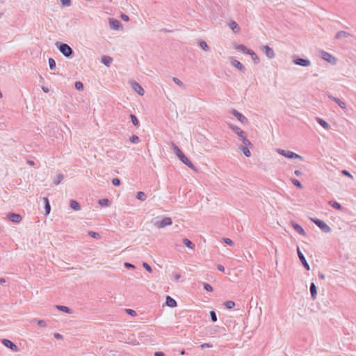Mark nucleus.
Returning <instances> with one entry per match:
<instances>
[{
	"instance_id": "f3484780",
	"label": "nucleus",
	"mask_w": 356,
	"mask_h": 356,
	"mask_svg": "<svg viewBox=\"0 0 356 356\" xmlns=\"http://www.w3.org/2000/svg\"><path fill=\"white\" fill-rule=\"evenodd\" d=\"M229 127L241 138L242 136H245V134H246L245 131H243L241 129H240L237 126L231 124V125H229Z\"/></svg>"
},
{
	"instance_id": "dca6fc26",
	"label": "nucleus",
	"mask_w": 356,
	"mask_h": 356,
	"mask_svg": "<svg viewBox=\"0 0 356 356\" xmlns=\"http://www.w3.org/2000/svg\"><path fill=\"white\" fill-rule=\"evenodd\" d=\"M231 63L233 66H234L235 67H236L238 70H240L241 72H245V67L243 65V64H241L238 60H235V59H232L231 60Z\"/></svg>"
},
{
	"instance_id": "0eeeda50",
	"label": "nucleus",
	"mask_w": 356,
	"mask_h": 356,
	"mask_svg": "<svg viewBox=\"0 0 356 356\" xmlns=\"http://www.w3.org/2000/svg\"><path fill=\"white\" fill-rule=\"evenodd\" d=\"M297 254H298V256L301 261V263L302 264V265L304 266V267L307 270H309L310 269V266L309 265V264L307 263L304 254H302V252L300 251V248L298 247L297 248Z\"/></svg>"
},
{
	"instance_id": "603ef678",
	"label": "nucleus",
	"mask_w": 356,
	"mask_h": 356,
	"mask_svg": "<svg viewBox=\"0 0 356 356\" xmlns=\"http://www.w3.org/2000/svg\"><path fill=\"white\" fill-rule=\"evenodd\" d=\"M126 312L128 314L132 316H136V312L133 310V309H126Z\"/></svg>"
},
{
	"instance_id": "f704fd0d",
	"label": "nucleus",
	"mask_w": 356,
	"mask_h": 356,
	"mask_svg": "<svg viewBox=\"0 0 356 356\" xmlns=\"http://www.w3.org/2000/svg\"><path fill=\"white\" fill-rule=\"evenodd\" d=\"M130 118H131V122L134 126L138 127L139 125V121L135 115L131 114Z\"/></svg>"
},
{
	"instance_id": "052dcab7",
	"label": "nucleus",
	"mask_w": 356,
	"mask_h": 356,
	"mask_svg": "<svg viewBox=\"0 0 356 356\" xmlns=\"http://www.w3.org/2000/svg\"><path fill=\"white\" fill-rule=\"evenodd\" d=\"M212 347V345L209 344V343H202L201 346H200V348L202 349H204V348H211Z\"/></svg>"
},
{
	"instance_id": "0e129e2a",
	"label": "nucleus",
	"mask_w": 356,
	"mask_h": 356,
	"mask_svg": "<svg viewBox=\"0 0 356 356\" xmlns=\"http://www.w3.org/2000/svg\"><path fill=\"white\" fill-rule=\"evenodd\" d=\"M154 356H165V354L163 352H155Z\"/></svg>"
},
{
	"instance_id": "58836bf2",
	"label": "nucleus",
	"mask_w": 356,
	"mask_h": 356,
	"mask_svg": "<svg viewBox=\"0 0 356 356\" xmlns=\"http://www.w3.org/2000/svg\"><path fill=\"white\" fill-rule=\"evenodd\" d=\"M225 306L227 308V309H232L233 307H234L235 306V302H233V301H231V300H229V301H226L225 303H224Z\"/></svg>"
},
{
	"instance_id": "20e7f679",
	"label": "nucleus",
	"mask_w": 356,
	"mask_h": 356,
	"mask_svg": "<svg viewBox=\"0 0 356 356\" xmlns=\"http://www.w3.org/2000/svg\"><path fill=\"white\" fill-rule=\"evenodd\" d=\"M312 220L324 232H331V228L323 221L319 219H312Z\"/></svg>"
},
{
	"instance_id": "49530a36",
	"label": "nucleus",
	"mask_w": 356,
	"mask_h": 356,
	"mask_svg": "<svg viewBox=\"0 0 356 356\" xmlns=\"http://www.w3.org/2000/svg\"><path fill=\"white\" fill-rule=\"evenodd\" d=\"M292 183L299 188H302V185L298 179H292Z\"/></svg>"
},
{
	"instance_id": "412c9836",
	"label": "nucleus",
	"mask_w": 356,
	"mask_h": 356,
	"mask_svg": "<svg viewBox=\"0 0 356 356\" xmlns=\"http://www.w3.org/2000/svg\"><path fill=\"white\" fill-rule=\"evenodd\" d=\"M309 290L312 299L315 300L317 297V288L314 282L311 283Z\"/></svg>"
},
{
	"instance_id": "c85d7f7f",
	"label": "nucleus",
	"mask_w": 356,
	"mask_h": 356,
	"mask_svg": "<svg viewBox=\"0 0 356 356\" xmlns=\"http://www.w3.org/2000/svg\"><path fill=\"white\" fill-rule=\"evenodd\" d=\"M239 149L243 152L245 156L250 157L251 156V152L247 147L241 145L239 146Z\"/></svg>"
},
{
	"instance_id": "4be33fe9",
	"label": "nucleus",
	"mask_w": 356,
	"mask_h": 356,
	"mask_svg": "<svg viewBox=\"0 0 356 356\" xmlns=\"http://www.w3.org/2000/svg\"><path fill=\"white\" fill-rule=\"evenodd\" d=\"M113 62V58L109 56H104L102 58V63L108 67Z\"/></svg>"
},
{
	"instance_id": "423d86ee",
	"label": "nucleus",
	"mask_w": 356,
	"mask_h": 356,
	"mask_svg": "<svg viewBox=\"0 0 356 356\" xmlns=\"http://www.w3.org/2000/svg\"><path fill=\"white\" fill-rule=\"evenodd\" d=\"M1 342L6 348L12 350L13 352L19 351L18 347L11 341L4 339Z\"/></svg>"
},
{
	"instance_id": "b1692460",
	"label": "nucleus",
	"mask_w": 356,
	"mask_h": 356,
	"mask_svg": "<svg viewBox=\"0 0 356 356\" xmlns=\"http://www.w3.org/2000/svg\"><path fill=\"white\" fill-rule=\"evenodd\" d=\"M70 206L74 211H79L81 209L80 204L76 200H70Z\"/></svg>"
},
{
	"instance_id": "9d476101",
	"label": "nucleus",
	"mask_w": 356,
	"mask_h": 356,
	"mask_svg": "<svg viewBox=\"0 0 356 356\" xmlns=\"http://www.w3.org/2000/svg\"><path fill=\"white\" fill-rule=\"evenodd\" d=\"M262 51L265 53L266 56L270 59L273 58L275 56L273 49L268 45L263 46Z\"/></svg>"
},
{
	"instance_id": "ddd939ff",
	"label": "nucleus",
	"mask_w": 356,
	"mask_h": 356,
	"mask_svg": "<svg viewBox=\"0 0 356 356\" xmlns=\"http://www.w3.org/2000/svg\"><path fill=\"white\" fill-rule=\"evenodd\" d=\"M186 165L192 170H196L195 165L193 163L183 154L181 157L179 158Z\"/></svg>"
},
{
	"instance_id": "bf43d9fd",
	"label": "nucleus",
	"mask_w": 356,
	"mask_h": 356,
	"mask_svg": "<svg viewBox=\"0 0 356 356\" xmlns=\"http://www.w3.org/2000/svg\"><path fill=\"white\" fill-rule=\"evenodd\" d=\"M45 212L47 214H49V212H50V210H51V207H50V204L49 203H47V204H45Z\"/></svg>"
},
{
	"instance_id": "a878e982",
	"label": "nucleus",
	"mask_w": 356,
	"mask_h": 356,
	"mask_svg": "<svg viewBox=\"0 0 356 356\" xmlns=\"http://www.w3.org/2000/svg\"><path fill=\"white\" fill-rule=\"evenodd\" d=\"M316 121L324 129H330V124L326 121H325L324 120H323L321 118H316Z\"/></svg>"
},
{
	"instance_id": "393cba45",
	"label": "nucleus",
	"mask_w": 356,
	"mask_h": 356,
	"mask_svg": "<svg viewBox=\"0 0 356 356\" xmlns=\"http://www.w3.org/2000/svg\"><path fill=\"white\" fill-rule=\"evenodd\" d=\"M229 27L234 33H238L240 31L238 24L234 21L229 23Z\"/></svg>"
},
{
	"instance_id": "bb28decb",
	"label": "nucleus",
	"mask_w": 356,
	"mask_h": 356,
	"mask_svg": "<svg viewBox=\"0 0 356 356\" xmlns=\"http://www.w3.org/2000/svg\"><path fill=\"white\" fill-rule=\"evenodd\" d=\"M172 148L175 151L176 155L178 158L181 157V156L184 154L180 149L177 147L175 143H172Z\"/></svg>"
},
{
	"instance_id": "473e14b6",
	"label": "nucleus",
	"mask_w": 356,
	"mask_h": 356,
	"mask_svg": "<svg viewBox=\"0 0 356 356\" xmlns=\"http://www.w3.org/2000/svg\"><path fill=\"white\" fill-rule=\"evenodd\" d=\"M250 53V54H249V55L251 56L252 59L253 60L254 63L255 64L259 63V58L257 56V55L252 50H251V51Z\"/></svg>"
},
{
	"instance_id": "a19ab883",
	"label": "nucleus",
	"mask_w": 356,
	"mask_h": 356,
	"mask_svg": "<svg viewBox=\"0 0 356 356\" xmlns=\"http://www.w3.org/2000/svg\"><path fill=\"white\" fill-rule=\"evenodd\" d=\"M49 65L51 70H54L56 68V62L51 58H49Z\"/></svg>"
},
{
	"instance_id": "72a5a7b5",
	"label": "nucleus",
	"mask_w": 356,
	"mask_h": 356,
	"mask_svg": "<svg viewBox=\"0 0 356 356\" xmlns=\"http://www.w3.org/2000/svg\"><path fill=\"white\" fill-rule=\"evenodd\" d=\"M63 179V175L61 174H58L56 177L54 179V184L55 185L59 184L61 181Z\"/></svg>"
},
{
	"instance_id": "7c9ffc66",
	"label": "nucleus",
	"mask_w": 356,
	"mask_h": 356,
	"mask_svg": "<svg viewBox=\"0 0 356 356\" xmlns=\"http://www.w3.org/2000/svg\"><path fill=\"white\" fill-rule=\"evenodd\" d=\"M241 141L245 147H248V146L252 147V144L251 143V142L247 138V134H245V136L241 137Z\"/></svg>"
},
{
	"instance_id": "69168bd1",
	"label": "nucleus",
	"mask_w": 356,
	"mask_h": 356,
	"mask_svg": "<svg viewBox=\"0 0 356 356\" xmlns=\"http://www.w3.org/2000/svg\"><path fill=\"white\" fill-rule=\"evenodd\" d=\"M294 173H295V175H296V176H298V177H299V176L302 175V172H301L300 170H296L294 171Z\"/></svg>"
},
{
	"instance_id": "f03ea898",
	"label": "nucleus",
	"mask_w": 356,
	"mask_h": 356,
	"mask_svg": "<svg viewBox=\"0 0 356 356\" xmlns=\"http://www.w3.org/2000/svg\"><path fill=\"white\" fill-rule=\"evenodd\" d=\"M56 46L58 48L59 51L65 56V57H72L74 51L72 49L65 43H56Z\"/></svg>"
},
{
	"instance_id": "680f3d73",
	"label": "nucleus",
	"mask_w": 356,
	"mask_h": 356,
	"mask_svg": "<svg viewBox=\"0 0 356 356\" xmlns=\"http://www.w3.org/2000/svg\"><path fill=\"white\" fill-rule=\"evenodd\" d=\"M54 336L56 339L60 340L63 339V335L59 333H54Z\"/></svg>"
},
{
	"instance_id": "aec40b11",
	"label": "nucleus",
	"mask_w": 356,
	"mask_h": 356,
	"mask_svg": "<svg viewBox=\"0 0 356 356\" xmlns=\"http://www.w3.org/2000/svg\"><path fill=\"white\" fill-rule=\"evenodd\" d=\"M165 304L168 307H171V308H174V307H177L176 300L169 296H168L166 297Z\"/></svg>"
},
{
	"instance_id": "c03bdc74",
	"label": "nucleus",
	"mask_w": 356,
	"mask_h": 356,
	"mask_svg": "<svg viewBox=\"0 0 356 356\" xmlns=\"http://www.w3.org/2000/svg\"><path fill=\"white\" fill-rule=\"evenodd\" d=\"M61 4L63 7H69L71 6V0H60Z\"/></svg>"
},
{
	"instance_id": "f257e3e1",
	"label": "nucleus",
	"mask_w": 356,
	"mask_h": 356,
	"mask_svg": "<svg viewBox=\"0 0 356 356\" xmlns=\"http://www.w3.org/2000/svg\"><path fill=\"white\" fill-rule=\"evenodd\" d=\"M152 222L156 228L161 229L166 226L171 225L172 220L170 217L157 216L152 220Z\"/></svg>"
},
{
	"instance_id": "864d4df0",
	"label": "nucleus",
	"mask_w": 356,
	"mask_h": 356,
	"mask_svg": "<svg viewBox=\"0 0 356 356\" xmlns=\"http://www.w3.org/2000/svg\"><path fill=\"white\" fill-rule=\"evenodd\" d=\"M37 323L40 327H44L47 326V323H46V322L44 320H38L37 321Z\"/></svg>"
},
{
	"instance_id": "5701e85b",
	"label": "nucleus",
	"mask_w": 356,
	"mask_h": 356,
	"mask_svg": "<svg viewBox=\"0 0 356 356\" xmlns=\"http://www.w3.org/2000/svg\"><path fill=\"white\" fill-rule=\"evenodd\" d=\"M235 49L241 51L243 53L249 54L251 51V49H248L245 45L243 44H238L235 46Z\"/></svg>"
},
{
	"instance_id": "13d9d810",
	"label": "nucleus",
	"mask_w": 356,
	"mask_h": 356,
	"mask_svg": "<svg viewBox=\"0 0 356 356\" xmlns=\"http://www.w3.org/2000/svg\"><path fill=\"white\" fill-rule=\"evenodd\" d=\"M124 266L127 268H129V269H134L135 268V266L130 264V263H128V262H125L124 263Z\"/></svg>"
},
{
	"instance_id": "6e6d98bb",
	"label": "nucleus",
	"mask_w": 356,
	"mask_h": 356,
	"mask_svg": "<svg viewBox=\"0 0 356 356\" xmlns=\"http://www.w3.org/2000/svg\"><path fill=\"white\" fill-rule=\"evenodd\" d=\"M341 173H342V175H343L345 176H347V177H350L351 179H353V177L352 176V175L348 171H347L346 170H343L341 171Z\"/></svg>"
},
{
	"instance_id": "4468645a",
	"label": "nucleus",
	"mask_w": 356,
	"mask_h": 356,
	"mask_svg": "<svg viewBox=\"0 0 356 356\" xmlns=\"http://www.w3.org/2000/svg\"><path fill=\"white\" fill-rule=\"evenodd\" d=\"M327 97H328L329 99H330L331 100H332L335 103H337L341 108H343V109H346V104L344 102L341 101V99H339L337 97H335L332 96L330 94H328Z\"/></svg>"
},
{
	"instance_id": "4d7b16f0",
	"label": "nucleus",
	"mask_w": 356,
	"mask_h": 356,
	"mask_svg": "<svg viewBox=\"0 0 356 356\" xmlns=\"http://www.w3.org/2000/svg\"><path fill=\"white\" fill-rule=\"evenodd\" d=\"M120 18L125 22H128L129 20V16L124 13L121 14Z\"/></svg>"
},
{
	"instance_id": "9b49d317",
	"label": "nucleus",
	"mask_w": 356,
	"mask_h": 356,
	"mask_svg": "<svg viewBox=\"0 0 356 356\" xmlns=\"http://www.w3.org/2000/svg\"><path fill=\"white\" fill-rule=\"evenodd\" d=\"M232 113L243 124H247L248 122V119L238 111L233 109Z\"/></svg>"
},
{
	"instance_id": "774afa93",
	"label": "nucleus",
	"mask_w": 356,
	"mask_h": 356,
	"mask_svg": "<svg viewBox=\"0 0 356 356\" xmlns=\"http://www.w3.org/2000/svg\"><path fill=\"white\" fill-rule=\"evenodd\" d=\"M174 277H175V280L177 281V280H179V278H180V275H179V274H175V275H174Z\"/></svg>"
},
{
	"instance_id": "09e8293b",
	"label": "nucleus",
	"mask_w": 356,
	"mask_h": 356,
	"mask_svg": "<svg viewBox=\"0 0 356 356\" xmlns=\"http://www.w3.org/2000/svg\"><path fill=\"white\" fill-rule=\"evenodd\" d=\"M143 268H144L147 271H148V272H149V273L152 272V269L151 266H150L148 264H147V263L144 262V263L143 264Z\"/></svg>"
},
{
	"instance_id": "e433bc0d",
	"label": "nucleus",
	"mask_w": 356,
	"mask_h": 356,
	"mask_svg": "<svg viewBox=\"0 0 356 356\" xmlns=\"http://www.w3.org/2000/svg\"><path fill=\"white\" fill-rule=\"evenodd\" d=\"M200 47L205 51H209V47L208 46V44H207L206 42L203 41V40H201L200 42Z\"/></svg>"
},
{
	"instance_id": "e2e57ef3",
	"label": "nucleus",
	"mask_w": 356,
	"mask_h": 356,
	"mask_svg": "<svg viewBox=\"0 0 356 356\" xmlns=\"http://www.w3.org/2000/svg\"><path fill=\"white\" fill-rule=\"evenodd\" d=\"M217 268H218L220 271H222V272H223V271L225 270V268H224V266H223L222 265H220V264H219V265H218V266H217Z\"/></svg>"
},
{
	"instance_id": "2eb2a0df",
	"label": "nucleus",
	"mask_w": 356,
	"mask_h": 356,
	"mask_svg": "<svg viewBox=\"0 0 356 356\" xmlns=\"http://www.w3.org/2000/svg\"><path fill=\"white\" fill-rule=\"evenodd\" d=\"M131 86L138 94H139L140 95H143L144 90L139 83H138L136 81H132Z\"/></svg>"
},
{
	"instance_id": "2f4dec72",
	"label": "nucleus",
	"mask_w": 356,
	"mask_h": 356,
	"mask_svg": "<svg viewBox=\"0 0 356 356\" xmlns=\"http://www.w3.org/2000/svg\"><path fill=\"white\" fill-rule=\"evenodd\" d=\"M328 204L332 207L333 208L336 209H338V210H341V205L337 202H334V201H330L328 202Z\"/></svg>"
},
{
	"instance_id": "37998d69",
	"label": "nucleus",
	"mask_w": 356,
	"mask_h": 356,
	"mask_svg": "<svg viewBox=\"0 0 356 356\" xmlns=\"http://www.w3.org/2000/svg\"><path fill=\"white\" fill-rule=\"evenodd\" d=\"M129 140L130 142L132 143H138L140 141L139 138L136 135H133L132 136H131Z\"/></svg>"
},
{
	"instance_id": "c756f323",
	"label": "nucleus",
	"mask_w": 356,
	"mask_h": 356,
	"mask_svg": "<svg viewBox=\"0 0 356 356\" xmlns=\"http://www.w3.org/2000/svg\"><path fill=\"white\" fill-rule=\"evenodd\" d=\"M56 308L58 310L62 311V312H65V313H67V314H71L72 313L71 309L69 307H66V306L57 305Z\"/></svg>"
},
{
	"instance_id": "cd10ccee",
	"label": "nucleus",
	"mask_w": 356,
	"mask_h": 356,
	"mask_svg": "<svg viewBox=\"0 0 356 356\" xmlns=\"http://www.w3.org/2000/svg\"><path fill=\"white\" fill-rule=\"evenodd\" d=\"M182 241H183V243L188 248H190V249L195 248V244L193 242H191L190 240H188V238H184Z\"/></svg>"
},
{
	"instance_id": "c9c22d12",
	"label": "nucleus",
	"mask_w": 356,
	"mask_h": 356,
	"mask_svg": "<svg viewBox=\"0 0 356 356\" xmlns=\"http://www.w3.org/2000/svg\"><path fill=\"white\" fill-rule=\"evenodd\" d=\"M136 197L141 201H145L147 198V196L145 193L140 191L138 192Z\"/></svg>"
},
{
	"instance_id": "a18cd8bd",
	"label": "nucleus",
	"mask_w": 356,
	"mask_h": 356,
	"mask_svg": "<svg viewBox=\"0 0 356 356\" xmlns=\"http://www.w3.org/2000/svg\"><path fill=\"white\" fill-rule=\"evenodd\" d=\"M210 317H211V321L212 322H216L217 321V316H216V312L214 311L210 312Z\"/></svg>"
},
{
	"instance_id": "6ab92c4d",
	"label": "nucleus",
	"mask_w": 356,
	"mask_h": 356,
	"mask_svg": "<svg viewBox=\"0 0 356 356\" xmlns=\"http://www.w3.org/2000/svg\"><path fill=\"white\" fill-rule=\"evenodd\" d=\"M349 36H351V35L349 33L344 31H340L336 33L335 39L340 40L341 38H346Z\"/></svg>"
},
{
	"instance_id": "8fccbe9b",
	"label": "nucleus",
	"mask_w": 356,
	"mask_h": 356,
	"mask_svg": "<svg viewBox=\"0 0 356 356\" xmlns=\"http://www.w3.org/2000/svg\"><path fill=\"white\" fill-rule=\"evenodd\" d=\"M112 184L115 186H120V180L118 178H114L112 179Z\"/></svg>"
},
{
	"instance_id": "5fc2aeb1",
	"label": "nucleus",
	"mask_w": 356,
	"mask_h": 356,
	"mask_svg": "<svg viewBox=\"0 0 356 356\" xmlns=\"http://www.w3.org/2000/svg\"><path fill=\"white\" fill-rule=\"evenodd\" d=\"M224 242L229 245H234V242L230 239V238H225L223 239Z\"/></svg>"
},
{
	"instance_id": "de8ad7c7",
	"label": "nucleus",
	"mask_w": 356,
	"mask_h": 356,
	"mask_svg": "<svg viewBox=\"0 0 356 356\" xmlns=\"http://www.w3.org/2000/svg\"><path fill=\"white\" fill-rule=\"evenodd\" d=\"M204 289L207 291H209V292L213 291V287L209 284H207V283L204 284Z\"/></svg>"
},
{
	"instance_id": "338daca9",
	"label": "nucleus",
	"mask_w": 356,
	"mask_h": 356,
	"mask_svg": "<svg viewBox=\"0 0 356 356\" xmlns=\"http://www.w3.org/2000/svg\"><path fill=\"white\" fill-rule=\"evenodd\" d=\"M318 277L321 279V280H324L325 279V275L321 272L318 273Z\"/></svg>"
},
{
	"instance_id": "6e6552de",
	"label": "nucleus",
	"mask_w": 356,
	"mask_h": 356,
	"mask_svg": "<svg viewBox=\"0 0 356 356\" xmlns=\"http://www.w3.org/2000/svg\"><path fill=\"white\" fill-rule=\"evenodd\" d=\"M293 63L296 65L303 66V67H307L311 65V62L309 59H305L301 58H297L293 60Z\"/></svg>"
},
{
	"instance_id": "a211bd4d",
	"label": "nucleus",
	"mask_w": 356,
	"mask_h": 356,
	"mask_svg": "<svg viewBox=\"0 0 356 356\" xmlns=\"http://www.w3.org/2000/svg\"><path fill=\"white\" fill-rule=\"evenodd\" d=\"M291 225L293 227V229L298 232L299 233L300 235L302 236H305L306 235V232H305V230L303 229V228L298 224L294 222H291Z\"/></svg>"
},
{
	"instance_id": "f8f14e48",
	"label": "nucleus",
	"mask_w": 356,
	"mask_h": 356,
	"mask_svg": "<svg viewBox=\"0 0 356 356\" xmlns=\"http://www.w3.org/2000/svg\"><path fill=\"white\" fill-rule=\"evenodd\" d=\"M8 218L12 222H17V223L20 222L22 219V216L19 214L15 213H8Z\"/></svg>"
},
{
	"instance_id": "ea45409f",
	"label": "nucleus",
	"mask_w": 356,
	"mask_h": 356,
	"mask_svg": "<svg viewBox=\"0 0 356 356\" xmlns=\"http://www.w3.org/2000/svg\"><path fill=\"white\" fill-rule=\"evenodd\" d=\"M88 235L96 239L100 238V234L97 232L90 231L88 232Z\"/></svg>"
},
{
	"instance_id": "79ce46f5",
	"label": "nucleus",
	"mask_w": 356,
	"mask_h": 356,
	"mask_svg": "<svg viewBox=\"0 0 356 356\" xmlns=\"http://www.w3.org/2000/svg\"><path fill=\"white\" fill-rule=\"evenodd\" d=\"M74 86L75 88L78 90H83V84L80 81L75 82Z\"/></svg>"
},
{
	"instance_id": "7ed1b4c3",
	"label": "nucleus",
	"mask_w": 356,
	"mask_h": 356,
	"mask_svg": "<svg viewBox=\"0 0 356 356\" xmlns=\"http://www.w3.org/2000/svg\"><path fill=\"white\" fill-rule=\"evenodd\" d=\"M277 152L280 154H281L286 158H289V159H298L302 160V157L300 155L297 154L296 153H294L291 151H286V150H284L282 149H277Z\"/></svg>"
},
{
	"instance_id": "39448f33",
	"label": "nucleus",
	"mask_w": 356,
	"mask_h": 356,
	"mask_svg": "<svg viewBox=\"0 0 356 356\" xmlns=\"http://www.w3.org/2000/svg\"><path fill=\"white\" fill-rule=\"evenodd\" d=\"M321 57L323 60L327 61L330 63L335 64L336 63V58L331 55L330 53L322 51H321Z\"/></svg>"
},
{
	"instance_id": "4c0bfd02",
	"label": "nucleus",
	"mask_w": 356,
	"mask_h": 356,
	"mask_svg": "<svg viewBox=\"0 0 356 356\" xmlns=\"http://www.w3.org/2000/svg\"><path fill=\"white\" fill-rule=\"evenodd\" d=\"M99 204L102 206V207H105V206H108L109 204H110V201L105 198V199H101L99 200Z\"/></svg>"
},
{
	"instance_id": "3c124183",
	"label": "nucleus",
	"mask_w": 356,
	"mask_h": 356,
	"mask_svg": "<svg viewBox=\"0 0 356 356\" xmlns=\"http://www.w3.org/2000/svg\"><path fill=\"white\" fill-rule=\"evenodd\" d=\"M172 80L179 86H184V83L178 78L174 77Z\"/></svg>"
},
{
	"instance_id": "1a4fd4ad",
	"label": "nucleus",
	"mask_w": 356,
	"mask_h": 356,
	"mask_svg": "<svg viewBox=\"0 0 356 356\" xmlns=\"http://www.w3.org/2000/svg\"><path fill=\"white\" fill-rule=\"evenodd\" d=\"M109 26L111 29L119 30L122 29L121 23L115 19H109Z\"/></svg>"
}]
</instances>
